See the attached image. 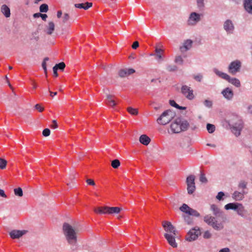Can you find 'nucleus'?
Masks as SVG:
<instances>
[{
    "mask_svg": "<svg viewBox=\"0 0 252 252\" xmlns=\"http://www.w3.org/2000/svg\"><path fill=\"white\" fill-rule=\"evenodd\" d=\"M63 234L67 243L74 250L76 249L77 237L76 229L68 223L64 222L63 225Z\"/></svg>",
    "mask_w": 252,
    "mask_h": 252,
    "instance_id": "1",
    "label": "nucleus"
},
{
    "mask_svg": "<svg viewBox=\"0 0 252 252\" xmlns=\"http://www.w3.org/2000/svg\"><path fill=\"white\" fill-rule=\"evenodd\" d=\"M189 126L188 121L184 118L178 117L171 124L170 128L173 132L178 133L187 130Z\"/></svg>",
    "mask_w": 252,
    "mask_h": 252,
    "instance_id": "2",
    "label": "nucleus"
},
{
    "mask_svg": "<svg viewBox=\"0 0 252 252\" xmlns=\"http://www.w3.org/2000/svg\"><path fill=\"white\" fill-rule=\"evenodd\" d=\"M232 132L238 137L241 134V132L243 128V122L237 116L233 115L228 121Z\"/></svg>",
    "mask_w": 252,
    "mask_h": 252,
    "instance_id": "3",
    "label": "nucleus"
},
{
    "mask_svg": "<svg viewBox=\"0 0 252 252\" xmlns=\"http://www.w3.org/2000/svg\"><path fill=\"white\" fill-rule=\"evenodd\" d=\"M122 209L118 207L103 206L94 209V212L100 214L114 215L119 214Z\"/></svg>",
    "mask_w": 252,
    "mask_h": 252,
    "instance_id": "4",
    "label": "nucleus"
},
{
    "mask_svg": "<svg viewBox=\"0 0 252 252\" xmlns=\"http://www.w3.org/2000/svg\"><path fill=\"white\" fill-rule=\"evenodd\" d=\"M175 113L171 110H167L164 111L159 118H158L157 122L160 125H165L169 123L175 117Z\"/></svg>",
    "mask_w": 252,
    "mask_h": 252,
    "instance_id": "5",
    "label": "nucleus"
},
{
    "mask_svg": "<svg viewBox=\"0 0 252 252\" xmlns=\"http://www.w3.org/2000/svg\"><path fill=\"white\" fill-rule=\"evenodd\" d=\"M204 221L208 225L211 226L216 230H220L223 228L222 225L220 223H218L215 217L210 215H206L204 217Z\"/></svg>",
    "mask_w": 252,
    "mask_h": 252,
    "instance_id": "6",
    "label": "nucleus"
},
{
    "mask_svg": "<svg viewBox=\"0 0 252 252\" xmlns=\"http://www.w3.org/2000/svg\"><path fill=\"white\" fill-rule=\"evenodd\" d=\"M201 20V15L195 12H191L187 20V24L189 26H194Z\"/></svg>",
    "mask_w": 252,
    "mask_h": 252,
    "instance_id": "7",
    "label": "nucleus"
},
{
    "mask_svg": "<svg viewBox=\"0 0 252 252\" xmlns=\"http://www.w3.org/2000/svg\"><path fill=\"white\" fill-rule=\"evenodd\" d=\"M241 67V63L239 60H235L232 62L229 65L228 67V72L232 74L235 75L239 72Z\"/></svg>",
    "mask_w": 252,
    "mask_h": 252,
    "instance_id": "8",
    "label": "nucleus"
},
{
    "mask_svg": "<svg viewBox=\"0 0 252 252\" xmlns=\"http://www.w3.org/2000/svg\"><path fill=\"white\" fill-rule=\"evenodd\" d=\"M180 210L189 216L195 217H199L200 216V214L196 210L191 208L185 203H184L182 206L180 207Z\"/></svg>",
    "mask_w": 252,
    "mask_h": 252,
    "instance_id": "9",
    "label": "nucleus"
},
{
    "mask_svg": "<svg viewBox=\"0 0 252 252\" xmlns=\"http://www.w3.org/2000/svg\"><path fill=\"white\" fill-rule=\"evenodd\" d=\"M200 234L198 227H194L190 230L186 236V240L189 242L195 240Z\"/></svg>",
    "mask_w": 252,
    "mask_h": 252,
    "instance_id": "10",
    "label": "nucleus"
},
{
    "mask_svg": "<svg viewBox=\"0 0 252 252\" xmlns=\"http://www.w3.org/2000/svg\"><path fill=\"white\" fill-rule=\"evenodd\" d=\"M181 93L189 100H192L194 98L193 90L186 85L182 86Z\"/></svg>",
    "mask_w": 252,
    "mask_h": 252,
    "instance_id": "11",
    "label": "nucleus"
},
{
    "mask_svg": "<svg viewBox=\"0 0 252 252\" xmlns=\"http://www.w3.org/2000/svg\"><path fill=\"white\" fill-rule=\"evenodd\" d=\"M223 28L227 34H232L235 29L234 24L230 19H227L224 22Z\"/></svg>",
    "mask_w": 252,
    "mask_h": 252,
    "instance_id": "12",
    "label": "nucleus"
},
{
    "mask_svg": "<svg viewBox=\"0 0 252 252\" xmlns=\"http://www.w3.org/2000/svg\"><path fill=\"white\" fill-rule=\"evenodd\" d=\"M211 210L213 212L214 215H215L216 217L220 218L222 220L226 219L225 215L216 205H211Z\"/></svg>",
    "mask_w": 252,
    "mask_h": 252,
    "instance_id": "13",
    "label": "nucleus"
},
{
    "mask_svg": "<svg viewBox=\"0 0 252 252\" xmlns=\"http://www.w3.org/2000/svg\"><path fill=\"white\" fill-rule=\"evenodd\" d=\"M162 226L164 228V230L170 233V234H173L174 235H176V229L174 227V226L171 224L170 222L169 221H163Z\"/></svg>",
    "mask_w": 252,
    "mask_h": 252,
    "instance_id": "14",
    "label": "nucleus"
},
{
    "mask_svg": "<svg viewBox=\"0 0 252 252\" xmlns=\"http://www.w3.org/2000/svg\"><path fill=\"white\" fill-rule=\"evenodd\" d=\"M221 94L227 100H231L234 96V93L232 90L229 87H227L223 89Z\"/></svg>",
    "mask_w": 252,
    "mask_h": 252,
    "instance_id": "15",
    "label": "nucleus"
},
{
    "mask_svg": "<svg viewBox=\"0 0 252 252\" xmlns=\"http://www.w3.org/2000/svg\"><path fill=\"white\" fill-rule=\"evenodd\" d=\"M164 236L171 246L173 248H176L177 247V244L176 243L175 239L176 235L165 233Z\"/></svg>",
    "mask_w": 252,
    "mask_h": 252,
    "instance_id": "16",
    "label": "nucleus"
},
{
    "mask_svg": "<svg viewBox=\"0 0 252 252\" xmlns=\"http://www.w3.org/2000/svg\"><path fill=\"white\" fill-rule=\"evenodd\" d=\"M27 232V230H13L10 232L9 235L12 239H18L25 234Z\"/></svg>",
    "mask_w": 252,
    "mask_h": 252,
    "instance_id": "17",
    "label": "nucleus"
},
{
    "mask_svg": "<svg viewBox=\"0 0 252 252\" xmlns=\"http://www.w3.org/2000/svg\"><path fill=\"white\" fill-rule=\"evenodd\" d=\"M243 5L245 10L250 14H252V0H243Z\"/></svg>",
    "mask_w": 252,
    "mask_h": 252,
    "instance_id": "18",
    "label": "nucleus"
},
{
    "mask_svg": "<svg viewBox=\"0 0 252 252\" xmlns=\"http://www.w3.org/2000/svg\"><path fill=\"white\" fill-rule=\"evenodd\" d=\"M192 41L190 39L186 40L184 43L183 46L180 47V50L182 52H185L188 50H189L192 47Z\"/></svg>",
    "mask_w": 252,
    "mask_h": 252,
    "instance_id": "19",
    "label": "nucleus"
},
{
    "mask_svg": "<svg viewBox=\"0 0 252 252\" xmlns=\"http://www.w3.org/2000/svg\"><path fill=\"white\" fill-rule=\"evenodd\" d=\"M237 214L243 218H247V211L245 209L242 204L240 203L236 210Z\"/></svg>",
    "mask_w": 252,
    "mask_h": 252,
    "instance_id": "20",
    "label": "nucleus"
},
{
    "mask_svg": "<svg viewBox=\"0 0 252 252\" xmlns=\"http://www.w3.org/2000/svg\"><path fill=\"white\" fill-rule=\"evenodd\" d=\"M246 193L244 190H242L241 192L235 191L232 194V198L236 201L242 200L244 197V194Z\"/></svg>",
    "mask_w": 252,
    "mask_h": 252,
    "instance_id": "21",
    "label": "nucleus"
},
{
    "mask_svg": "<svg viewBox=\"0 0 252 252\" xmlns=\"http://www.w3.org/2000/svg\"><path fill=\"white\" fill-rule=\"evenodd\" d=\"M226 80L236 87L239 88L241 86L240 80L236 78H232L229 75H228V77L226 79Z\"/></svg>",
    "mask_w": 252,
    "mask_h": 252,
    "instance_id": "22",
    "label": "nucleus"
},
{
    "mask_svg": "<svg viewBox=\"0 0 252 252\" xmlns=\"http://www.w3.org/2000/svg\"><path fill=\"white\" fill-rule=\"evenodd\" d=\"M114 98L115 96L113 95L107 94L106 99V104L111 106H115L116 105V103Z\"/></svg>",
    "mask_w": 252,
    "mask_h": 252,
    "instance_id": "23",
    "label": "nucleus"
},
{
    "mask_svg": "<svg viewBox=\"0 0 252 252\" xmlns=\"http://www.w3.org/2000/svg\"><path fill=\"white\" fill-rule=\"evenodd\" d=\"M93 5V3L92 2H87L85 3H76L74 6L76 8H82L85 10H87L90 7H92Z\"/></svg>",
    "mask_w": 252,
    "mask_h": 252,
    "instance_id": "24",
    "label": "nucleus"
},
{
    "mask_svg": "<svg viewBox=\"0 0 252 252\" xmlns=\"http://www.w3.org/2000/svg\"><path fill=\"white\" fill-rule=\"evenodd\" d=\"M55 30V24L53 22H49L48 24V25L46 26V33L51 35L53 33L54 31Z\"/></svg>",
    "mask_w": 252,
    "mask_h": 252,
    "instance_id": "25",
    "label": "nucleus"
},
{
    "mask_svg": "<svg viewBox=\"0 0 252 252\" xmlns=\"http://www.w3.org/2000/svg\"><path fill=\"white\" fill-rule=\"evenodd\" d=\"M240 204L239 203H229L224 206V209L226 210H233L236 211Z\"/></svg>",
    "mask_w": 252,
    "mask_h": 252,
    "instance_id": "26",
    "label": "nucleus"
},
{
    "mask_svg": "<svg viewBox=\"0 0 252 252\" xmlns=\"http://www.w3.org/2000/svg\"><path fill=\"white\" fill-rule=\"evenodd\" d=\"M139 141L144 145H148L151 141V139L146 135L143 134L140 136Z\"/></svg>",
    "mask_w": 252,
    "mask_h": 252,
    "instance_id": "27",
    "label": "nucleus"
},
{
    "mask_svg": "<svg viewBox=\"0 0 252 252\" xmlns=\"http://www.w3.org/2000/svg\"><path fill=\"white\" fill-rule=\"evenodd\" d=\"M213 72L219 77L222 78L224 80H226V79L228 77V75L225 73L222 72L220 70H219L217 68H213Z\"/></svg>",
    "mask_w": 252,
    "mask_h": 252,
    "instance_id": "28",
    "label": "nucleus"
},
{
    "mask_svg": "<svg viewBox=\"0 0 252 252\" xmlns=\"http://www.w3.org/2000/svg\"><path fill=\"white\" fill-rule=\"evenodd\" d=\"M1 12L6 17H9L10 16V8L5 4H3L1 7Z\"/></svg>",
    "mask_w": 252,
    "mask_h": 252,
    "instance_id": "29",
    "label": "nucleus"
},
{
    "mask_svg": "<svg viewBox=\"0 0 252 252\" xmlns=\"http://www.w3.org/2000/svg\"><path fill=\"white\" fill-rule=\"evenodd\" d=\"M156 54L155 56H156V59L158 62H160L163 60L162 57V54L163 52V51L159 48H156Z\"/></svg>",
    "mask_w": 252,
    "mask_h": 252,
    "instance_id": "30",
    "label": "nucleus"
},
{
    "mask_svg": "<svg viewBox=\"0 0 252 252\" xmlns=\"http://www.w3.org/2000/svg\"><path fill=\"white\" fill-rule=\"evenodd\" d=\"M195 176L191 175L188 176L187 178V186L195 185L194 183Z\"/></svg>",
    "mask_w": 252,
    "mask_h": 252,
    "instance_id": "31",
    "label": "nucleus"
},
{
    "mask_svg": "<svg viewBox=\"0 0 252 252\" xmlns=\"http://www.w3.org/2000/svg\"><path fill=\"white\" fill-rule=\"evenodd\" d=\"M197 7L200 9L202 10L205 7L204 0H196Z\"/></svg>",
    "mask_w": 252,
    "mask_h": 252,
    "instance_id": "32",
    "label": "nucleus"
},
{
    "mask_svg": "<svg viewBox=\"0 0 252 252\" xmlns=\"http://www.w3.org/2000/svg\"><path fill=\"white\" fill-rule=\"evenodd\" d=\"M166 69L169 72H174L178 70V67L175 65L168 64L166 66Z\"/></svg>",
    "mask_w": 252,
    "mask_h": 252,
    "instance_id": "33",
    "label": "nucleus"
},
{
    "mask_svg": "<svg viewBox=\"0 0 252 252\" xmlns=\"http://www.w3.org/2000/svg\"><path fill=\"white\" fill-rule=\"evenodd\" d=\"M14 194L15 195L21 197L23 195V190L22 188H18L14 189Z\"/></svg>",
    "mask_w": 252,
    "mask_h": 252,
    "instance_id": "34",
    "label": "nucleus"
},
{
    "mask_svg": "<svg viewBox=\"0 0 252 252\" xmlns=\"http://www.w3.org/2000/svg\"><path fill=\"white\" fill-rule=\"evenodd\" d=\"M174 62L180 65H182L184 63V60L181 56H177L175 57Z\"/></svg>",
    "mask_w": 252,
    "mask_h": 252,
    "instance_id": "35",
    "label": "nucleus"
},
{
    "mask_svg": "<svg viewBox=\"0 0 252 252\" xmlns=\"http://www.w3.org/2000/svg\"><path fill=\"white\" fill-rule=\"evenodd\" d=\"M120 161L117 159L113 160L111 161V166L115 169L118 168L120 166Z\"/></svg>",
    "mask_w": 252,
    "mask_h": 252,
    "instance_id": "36",
    "label": "nucleus"
},
{
    "mask_svg": "<svg viewBox=\"0 0 252 252\" xmlns=\"http://www.w3.org/2000/svg\"><path fill=\"white\" fill-rule=\"evenodd\" d=\"M206 127L208 132L210 133H212L215 130V126L214 125L207 124Z\"/></svg>",
    "mask_w": 252,
    "mask_h": 252,
    "instance_id": "37",
    "label": "nucleus"
},
{
    "mask_svg": "<svg viewBox=\"0 0 252 252\" xmlns=\"http://www.w3.org/2000/svg\"><path fill=\"white\" fill-rule=\"evenodd\" d=\"M54 67L58 70H63L65 67V64L63 62H61L56 64Z\"/></svg>",
    "mask_w": 252,
    "mask_h": 252,
    "instance_id": "38",
    "label": "nucleus"
},
{
    "mask_svg": "<svg viewBox=\"0 0 252 252\" xmlns=\"http://www.w3.org/2000/svg\"><path fill=\"white\" fill-rule=\"evenodd\" d=\"M39 10L41 12H47L48 10V6L47 4H42L39 7Z\"/></svg>",
    "mask_w": 252,
    "mask_h": 252,
    "instance_id": "39",
    "label": "nucleus"
},
{
    "mask_svg": "<svg viewBox=\"0 0 252 252\" xmlns=\"http://www.w3.org/2000/svg\"><path fill=\"white\" fill-rule=\"evenodd\" d=\"M127 110L131 115H137L138 114V110L136 109L129 107L127 108Z\"/></svg>",
    "mask_w": 252,
    "mask_h": 252,
    "instance_id": "40",
    "label": "nucleus"
},
{
    "mask_svg": "<svg viewBox=\"0 0 252 252\" xmlns=\"http://www.w3.org/2000/svg\"><path fill=\"white\" fill-rule=\"evenodd\" d=\"M204 105L207 108H211L213 106L212 101L209 99H205L203 102Z\"/></svg>",
    "mask_w": 252,
    "mask_h": 252,
    "instance_id": "41",
    "label": "nucleus"
},
{
    "mask_svg": "<svg viewBox=\"0 0 252 252\" xmlns=\"http://www.w3.org/2000/svg\"><path fill=\"white\" fill-rule=\"evenodd\" d=\"M195 189V185L188 186L187 190L189 194H191L193 193Z\"/></svg>",
    "mask_w": 252,
    "mask_h": 252,
    "instance_id": "42",
    "label": "nucleus"
},
{
    "mask_svg": "<svg viewBox=\"0 0 252 252\" xmlns=\"http://www.w3.org/2000/svg\"><path fill=\"white\" fill-rule=\"evenodd\" d=\"M7 164V161L2 158H0V168L3 169L5 168Z\"/></svg>",
    "mask_w": 252,
    "mask_h": 252,
    "instance_id": "43",
    "label": "nucleus"
},
{
    "mask_svg": "<svg viewBox=\"0 0 252 252\" xmlns=\"http://www.w3.org/2000/svg\"><path fill=\"white\" fill-rule=\"evenodd\" d=\"M189 215H184L183 217L185 221L188 224H190L192 223V219L190 218Z\"/></svg>",
    "mask_w": 252,
    "mask_h": 252,
    "instance_id": "44",
    "label": "nucleus"
},
{
    "mask_svg": "<svg viewBox=\"0 0 252 252\" xmlns=\"http://www.w3.org/2000/svg\"><path fill=\"white\" fill-rule=\"evenodd\" d=\"M247 183L245 181H241L238 184L239 189H245L247 188Z\"/></svg>",
    "mask_w": 252,
    "mask_h": 252,
    "instance_id": "45",
    "label": "nucleus"
},
{
    "mask_svg": "<svg viewBox=\"0 0 252 252\" xmlns=\"http://www.w3.org/2000/svg\"><path fill=\"white\" fill-rule=\"evenodd\" d=\"M119 75L121 77H125L127 76L126 69H123L119 71Z\"/></svg>",
    "mask_w": 252,
    "mask_h": 252,
    "instance_id": "46",
    "label": "nucleus"
},
{
    "mask_svg": "<svg viewBox=\"0 0 252 252\" xmlns=\"http://www.w3.org/2000/svg\"><path fill=\"white\" fill-rule=\"evenodd\" d=\"M225 195L224 193L222 191H220L218 192L217 195L216 196V198L219 201H221L223 200V197Z\"/></svg>",
    "mask_w": 252,
    "mask_h": 252,
    "instance_id": "47",
    "label": "nucleus"
},
{
    "mask_svg": "<svg viewBox=\"0 0 252 252\" xmlns=\"http://www.w3.org/2000/svg\"><path fill=\"white\" fill-rule=\"evenodd\" d=\"M199 180L202 183H206L207 182V179L204 173H201Z\"/></svg>",
    "mask_w": 252,
    "mask_h": 252,
    "instance_id": "48",
    "label": "nucleus"
},
{
    "mask_svg": "<svg viewBox=\"0 0 252 252\" xmlns=\"http://www.w3.org/2000/svg\"><path fill=\"white\" fill-rule=\"evenodd\" d=\"M193 78L197 81L200 82L203 78V75L201 74H198L193 76Z\"/></svg>",
    "mask_w": 252,
    "mask_h": 252,
    "instance_id": "49",
    "label": "nucleus"
},
{
    "mask_svg": "<svg viewBox=\"0 0 252 252\" xmlns=\"http://www.w3.org/2000/svg\"><path fill=\"white\" fill-rule=\"evenodd\" d=\"M42 134L44 136L47 137L50 134V130L48 128H45L42 131Z\"/></svg>",
    "mask_w": 252,
    "mask_h": 252,
    "instance_id": "50",
    "label": "nucleus"
},
{
    "mask_svg": "<svg viewBox=\"0 0 252 252\" xmlns=\"http://www.w3.org/2000/svg\"><path fill=\"white\" fill-rule=\"evenodd\" d=\"M70 18V16L68 13H64L63 17V22L66 23Z\"/></svg>",
    "mask_w": 252,
    "mask_h": 252,
    "instance_id": "51",
    "label": "nucleus"
},
{
    "mask_svg": "<svg viewBox=\"0 0 252 252\" xmlns=\"http://www.w3.org/2000/svg\"><path fill=\"white\" fill-rule=\"evenodd\" d=\"M34 107L40 112H41L44 110V108L41 107L39 104H36Z\"/></svg>",
    "mask_w": 252,
    "mask_h": 252,
    "instance_id": "52",
    "label": "nucleus"
},
{
    "mask_svg": "<svg viewBox=\"0 0 252 252\" xmlns=\"http://www.w3.org/2000/svg\"><path fill=\"white\" fill-rule=\"evenodd\" d=\"M211 234L210 233L209 231H206L204 234H203V237L205 239H209L211 238Z\"/></svg>",
    "mask_w": 252,
    "mask_h": 252,
    "instance_id": "53",
    "label": "nucleus"
},
{
    "mask_svg": "<svg viewBox=\"0 0 252 252\" xmlns=\"http://www.w3.org/2000/svg\"><path fill=\"white\" fill-rule=\"evenodd\" d=\"M169 104L173 107H174L176 108L177 107H179V105L176 103V102L173 100H170Z\"/></svg>",
    "mask_w": 252,
    "mask_h": 252,
    "instance_id": "54",
    "label": "nucleus"
},
{
    "mask_svg": "<svg viewBox=\"0 0 252 252\" xmlns=\"http://www.w3.org/2000/svg\"><path fill=\"white\" fill-rule=\"evenodd\" d=\"M86 182L87 183V184L89 185H91V186H95V184L94 183V180H93L92 179H88L87 180H86Z\"/></svg>",
    "mask_w": 252,
    "mask_h": 252,
    "instance_id": "55",
    "label": "nucleus"
},
{
    "mask_svg": "<svg viewBox=\"0 0 252 252\" xmlns=\"http://www.w3.org/2000/svg\"><path fill=\"white\" fill-rule=\"evenodd\" d=\"M135 71V70L132 68L126 69L127 76L134 73Z\"/></svg>",
    "mask_w": 252,
    "mask_h": 252,
    "instance_id": "56",
    "label": "nucleus"
},
{
    "mask_svg": "<svg viewBox=\"0 0 252 252\" xmlns=\"http://www.w3.org/2000/svg\"><path fill=\"white\" fill-rule=\"evenodd\" d=\"M139 47V42L137 41H134L132 45V48L133 49H136Z\"/></svg>",
    "mask_w": 252,
    "mask_h": 252,
    "instance_id": "57",
    "label": "nucleus"
},
{
    "mask_svg": "<svg viewBox=\"0 0 252 252\" xmlns=\"http://www.w3.org/2000/svg\"><path fill=\"white\" fill-rule=\"evenodd\" d=\"M52 125H51V127L52 128H56L58 127V124L56 120L52 121Z\"/></svg>",
    "mask_w": 252,
    "mask_h": 252,
    "instance_id": "58",
    "label": "nucleus"
},
{
    "mask_svg": "<svg viewBox=\"0 0 252 252\" xmlns=\"http://www.w3.org/2000/svg\"><path fill=\"white\" fill-rule=\"evenodd\" d=\"M42 66L43 69H44L45 73L47 75V67H46V63L45 62H43L42 63Z\"/></svg>",
    "mask_w": 252,
    "mask_h": 252,
    "instance_id": "59",
    "label": "nucleus"
},
{
    "mask_svg": "<svg viewBox=\"0 0 252 252\" xmlns=\"http://www.w3.org/2000/svg\"><path fill=\"white\" fill-rule=\"evenodd\" d=\"M0 196L6 198L7 197L3 190L0 189Z\"/></svg>",
    "mask_w": 252,
    "mask_h": 252,
    "instance_id": "60",
    "label": "nucleus"
},
{
    "mask_svg": "<svg viewBox=\"0 0 252 252\" xmlns=\"http://www.w3.org/2000/svg\"><path fill=\"white\" fill-rule=\"evenodd\" d=\"M230 252L229 249L228 248H223V249L220 250L219 252Z\"/></svg>",
    "mask_w": 252,
    "mask_h": 252,
    "instance_id": "61",
    "label": "nucleus"
},
{
    "mask_svg": "<svg viewBox=\"0 0 252 252\" xmlns=\"http://www.w3.org/2000/svg\"><path fill=\"white\" fill-rule=\"evenodd\" d=\"M53 70L54 75L55 77H57L58 76V74L57 73L58 69L57 68H56L55 67H53Z\"/></svg>",
    "mask_w": 252,
    "mask_h": 252,
    "instance_id": "62",
    "label": "nucleus"
},
{
    "mask_svg": "<svg viewBox=\"0 0 252 252\" xmlns=\"http://www.w3.org/2000/svg\"><path fill=\"white\" fill-rule=\"evenodd\" d=\"M40 17H41L43 20L46 21V18H47V15L46 14H41Z\"/></svg>",
    "mask_w": 252,
    "mask_h": 252,
    "instance_id": "63",
    "label": "nucleus"
},
{
    "mask_svg": "<svg viewBox=\"0 0 252 252\" xmlns=\"http://www.w3.org/2000/svg\"><path fill=\"white\" fill-rule=\"evenodd\" d=\"M248 110L250 114H252V105H250L248 106Z\"/></svg>",
    "mask_w": 252,
    "mask_h": 252,
    "instance_id": "64",
    "label": "nucleus"
}]
</instances>
